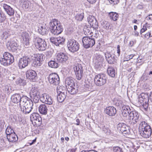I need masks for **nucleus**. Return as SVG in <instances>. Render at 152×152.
<instances>
[{
	"instance_id": "f257e3e1",
	"label": "nucleus",
	"mask_w": 152,
	"mask_h": 152,
	"mask_svg": "<svg viewBox=\"0 0 152 152\" xmlns=\"http://www.w3.org/2000/svg\"><path fill=\"white\" fill-rule=\"evenodd\" d=\"M139 113L135 111H132L129 106H124V119L125 121L130 124H134L138 121Z\"/></svg>"
},
{
	"instance_id": "f03ea898",
	"label": "nucleus",
	"mask_w": 152,
	"mask_h": 152,
	"mask_svg": "<svg viewBox=\"0 0 152 152\" xmlns=\"http://www.w3.org/2000/svg\"><path fill=\"white\" fill-rule=\"evenodd\" d=\"M49 29L51 32L54 35H57L63 31V28L60 22L54 19L49 23Z\"/></svg>"
},
{
	"instance_id": "7ed1b4c3",
	"label": "nucleus",
	"mask_w": 152,
	"mask_h": 152,
	"mask_svg": "<svg viewBox=\"0 0 152 152\" xmlns=\"http://www.w3.org/2000/svg\"><path fill=\"white\" fill-rule=\"evenodd\" d=\"M89 24L94 29L93 31H91L90 27H86L84 28L83 30L85 35L89 37L93 36L94 37L97 38L98 36V32L97 29L99 27L97 20L92 22Z\"/></svg>"
},
{
	"instance_id": "20e7f679",
	"label": "nucleus",
	"mask_w": 152,
	"mask_h": 152,
	"mask_svg": "<svg viewBox=\"0 0 152 152\" xmlns=\"http://www.w3.org/2000/svg\"><path fill=\"white\" fill-rule=\"evenodd\" d=\"M89 24L94 29L93 31H91L90 27H86L84 28L83 30L85 35L89 37L93 36L94 37L97 38L98 36V32L97 29L99 27L97 20L92 22Z\"/></svg>"
},
{
	"instance_id": "39448f33",
	"label": "nucleus",
	"mask_w": 152,
	"mask_h": 152,
	"mask_svg": "<svg viewBox=\"0 0 152 152\" xmlns=\"http://www.w3.org/2000/svg\"><path fill=\"white\" fill-rule=\"evenodd\" d=\"M139 132L142 137L146 138L149 137L151 134L150 126L144 121L140 123L139 126Z\"/></svg>"
},
{
	"instance_id": "423d86ee",
	"label": "nucleus",
	"mask_w": 152,
	"mask_h": 152,
	"mask_svg": "<svg viewBox=\"0 0 152 152\" xmlns=\"http://www.w3.org/2000/svg\"><path fill=\"white\" fill-rule=\"evenodd\" d=\"M67 91L71 94H75L78 92V87L77 83H74L73 78L71 77H67L65 80Z\"/></svg>"
},
{
	"instance_id": "0eeeda50",
	"label": "nucleus",
	"mask_w": 152,
	"mask_h": 152,
	"mask_svg": "<svg viewBox=\"0 0 152 152\" xmlns=\"http://www.w3.org/2000/svg\"><path fill=\"white\" fill-rule=\"evenodd\" d=\"M14 61V56L11 53L6 52L3 54V57L0 58V63L4 66H7L13 63Z\"/></svg>"
},
{
	"instance_id": "6e6552de",
	"label": "nucleus",
	"mask_w": 152,
	"mask_h": 152,
	"mask_svg": "<svg viewBox=\"0 0 152 152\" xmlns=\"http://www.w3.org/2000/svg\"><path fill=\"white\" fill-rule=\"evenodd\" d=\"M34 45L36 48L40 51H44L47 47V44L45 41L42 39L36 37L33 41Z\"/></svg>"
},
{
	"instance_id": "1a4fd4ad",
	"label": "nucleus",
	"mask_w": 152,
	"mask_h": 152,
	"mask_svg": "<svg viewBox=\"0 0 152 152\" xmlns=\"http://www.w3.org/2000/svg\"><path fill=\"white\" fill-rule=\"evenodd\" d=\"M67 46L69 50L72 52L77 51L79 49V45L78 42L72 39L68 40Z\"/></svg>"
},
{
	"instance_id": "9d476101",
	"label": "nucleus",
	"mask_w": 152,
	"mask_h": 152,
	"mask_svg": "<svg viewBox=\"0 0 152 152\" xmlns=\"http://www.w3.org/2000/svg\"><path fill=\"white\" fill-rule=\"evenodd\" d=\"M73 69L74 71L76 78L78 80H80L83 75V67L80 64L74 65Z\"/></svg>"
},
{
	"instance_id": "9b49d317",
	"label": "nucleus",
	"mask_w": 152,
	"mask_h": 152,
	"mask_svg": "<svg viewBox=\"0 0 152 152\" xmlns=\"http://www.w3.org/2000/svg\"><path fill=\"white\" fill-rule=\"evenodd\" d=\"M94 80L96 86H102L106 83L107 77L104 74H99L95 76Z\"/></svg>"
},
{
	"instance_id": "f8f14e48",
	"label": "nucleus",
	"mask_w": 152,
	"mask_h": 152,
	"mask_svg": "<svg viewBox=\"0 0 152 152\" xmlns=\"http://www.w3.org/2000/svg\"><path fill=\"white\" fill-rule=\"evenodd\" d=\"M88 36L84 37L82 39L83 45L84 48H86L92 47L95 43V41L94 39L90 38V37Z\"/></svg>"
},
{
	"instance_id": "ddd939ff",
	"label": "nucleus",
	"mask_w": 152,
	"mask_h": 152,
	"mask_svg": "<svg viewBox=\"0 0 152 152\" xmlns=\"http://www.w3.org/2000/svg\"><path fill=\"white\" fill-rule=\"evenodd\" d=\"M30 96L33 101L37 103L40 98V93L37 88H32L30 93Z\"/></svg>"
},
{
	"instance_id": "4468645a",
	"label": "nucleus",
	"mask_w": 152,
	"mask_h": 152,
	"mask_svg": "<svg viewBox=\"0 0 152 152\" xmlns=\"http://www.w3.org/2000/svg\"><path fill=\"white\" fill-rule=\"evenodd\" d=\"M49 83L54 85H58L60 83V78L58 75L56 73H52L49 76Z\"/></svg>"
},
{
	"instance_id": "2eb2a0df",
	"label": "nucleus",
	"mask_w": 152,
	"mask_h": 152,
	"mask_svg": "<svg viewBox=\"0 0 152 152\" xmlns=\"http://www.w3.org/2000/svg\"><path fill=\"white\" fill-rule=\"evenodd\" d=\"M43 60V56L42 54H36L34 57L32 65L35 67L39 66L41 65Z\"/></svg>"
},
{
	"instance_id": "dca6fc26",
	"label": "nucleus",
	"mask_w": 152,
	"mask_h": 152,
	"mask_svg": "<svg viewBox=\"0 0 152 152\" xmlns=\"http://www.w3.org/2000/svg\"><path fill=\"white\" fill-rule=\"evenodd\" d=\"M22 42L25 46L28 47L30 44V39L29 34L26 32H23L21 35Z\"/></svg>"
},
{
	"instance_id": "f3484780",
	"label": "nucleus",
	"mask_w": 152,
	"mask_h": 152,
	"mask_svg": "<svg viewBox=\"0 0 152 152\" xmlns=\"http://www.w3.org/2000/svg\"><path fill=\"white\" fill-rule=\"evenodd\" d=\"M148 100V96L147 94L142 93L139 96L137 103L139 105H141L142 104H144L147 102Z\"/></svg>"
},
{
	"instance_id": "a211bd4d",
	"label": "nucleus",
	"mask_w": 152,
	"mask_h": 152,
	"mask_svg": "<svg viewBox=\"0 0 152 152\" xmlns=\"http://www.w3.org/2000/svg\"><path fill=\"white\" fill-rule=\"evenodd\" d=\"M59 89H62L63 90L62 91H60L59 92H60L59 94L58 95L57 97V100L58 101L60 102H63L65 99L66 96V92H64V90H65V88L63 86H60L59 87Z\"/></svg>"
},
{
	"instance_id": "6ab92c4d",
	"label": "nucleus",
	"mask_w": 152,
	"mask_h": 152,
	"mask_svg": "<svg viewBox=\"0 0 152 152\" xmlns=\"http://www.w3.org/2000/svg\"><path fill=\"white\" fill-rule=\"evenodd\" d=\"M28 58L27 56H24L19 59L18 66L20 69L24 68L28 65Z\"/></svg>"
},
{
	"instance_id": "aec40b11",
	"label": "nucleus",
	"mask_w": 152,
	"mask_h": 152,
	"mask_svg": "<svg viewBox=\"0 0 152 152\" xmlns=\"http://www.w3.org/2000/svg\"><path fill=\"white\" fill-rule=\"evenodd\" d=\"M104 112L107 115L111 116H114L117 113L116 108L113 106L107 107L104 110Z\"/></svg>"
},
{
	"instance_id": "412c9836",
	"label": "nucleus",
	"mask_w": 152,
	"mask_h": 152,
	"mask_svg": "<svg viewBox=\"0 0 152 152\" xmlns=\"http://www.w3.org/2000/svg\"><path fill=\"white\" fill-rule=\"evenodd\" d=\"M105 58L108 63L110 64H113L116 62V59L115 57L110 52H107L105 53Z\"/></svg>"
},
{
	"instance_id": "4be33fe9",
	"label": "nucleus",
	"mask_w": 152,
	"mask_h": 152,
	"mask_svg": "<svg viewBox=\"0 0 152 152\" xmlns=\"http://www.w3.org/2000/svg\"><path fill=\"white\" fill-rule=\"evenodd\" d=\"M6 46L9 50L13 52L16 51L18 47L17 43L13 41H8L7 43Z\"/></svg>"
},
{
	"instance_id": "5701e85b",
	"label": "nucleus",
	"mask_w": 152,
	"mask_h": 152,
	"mask_svg": "<svg viewBox=\"0 0 152 152\" xmlns=\"http://www.w3.org/2000/svg\"><path fill=\"white\" fill-rule=\"evenodd\" d=\"M26 75L27 78L32 80L35 79L37 76L36 72L31 69L27 70L26 72Z\"/></svg>"
},
{
	"instance_id": "b1692460",
	"label": "nucleus",
	"mask_w": 152,
	"mask_h": 152,
	"mask_svg": "<svg viewBox=\"0 0 152 152\" xmlns=\"http://www.w3.org/2000/svg\"><path fill=\"white\" fill-rule=\"evenodd\" d=\"M56 58L58 62H64L68 59V57L64 53H60L57 55Z\"/></svg>"
},
{
	"instance_id": "393cba45",
	"label": "nucleus",
	"mask_w": 152,
	"mask_h": 152,
	"mask_svg": "<svg viewBox=\"0 0 152 152\" xmlns=\"http://www.w3.org/2000/svg\"><path fill=\"white\" fill-rule=\"evenodd\" d=\"M42 99V102L46 104H51L53 102L51 97L49 95L46 94L43 95Z\"/></svg>"
},
{
	"instance_id": "a878e982",
	"label": "nucleus",
	"mask_w": 152,
	"mask_h": 152,
	"mask_svg": "<svg viewBox=\"0 0 152 152\" xmlns=\"http://www.w3.org/2000/svg\"><path fill=\"white\" fill-rule=\"evenodd\" d=\"M28 98L26 96H23L21 97L19 104L21 108H23L24 106L30 103Z\"/></svg>"
},
{
	"instance_id": "bb28decb",
	"label": "nucleus",
	"mask_w": 152,
	"mask_h": 152,
	"mask_svg": "<svg viewBox=\"0 0 152 152\" xmlns=\"http://www.w3.org/2000/svg\"><path fill=\"white\" fill-rule=\"evenodd\" d=\"M3 7L7 13L10 16L13 15L14 13V11L10 6L4 4Z\"/></svg>"
},
{
	"instance_id": "cd10ccee",
	"label": "nucleus",
	"mask_w": 152,
	"mask_h": 152,
	"mask_svg": "<svg viewBox=\"0 0 152 152\" xmlns=\"http://www.w3.org/2000/svg\"><path fill=\"white\" fill-rule=\"evenodd\" d=\"M48 107L44 104H41L39 107V113L42 115H46L47 113Z\"/></svg>"
},
{
	"instance_id": "c85d7f7f",
	"label": "nucleus",
	"mask_w": 152,
	"mask_h": 152,
	"mask_svg": "<svg viewBox=\"0 0 152 152\" xmlns=\"http://www.w3.org/2000/svg\"><path fill=\"white\" fill-rule=\"evenodd\" d=\"M7 137L9 142H15L17 141L18 139V137L15 133L7 136Z\"/></svg>"
},
{
	"instance_id": "c756f323",
	"label": "nucleus",
	"mask_w": 152,
	"mask_h": 152,
	"mask_svg": "<svg viewBox=\"0 0 152 152\" xmlns=\"http://www.w3.org/2000/svg\"><path fill=\"white\" fill-rule=\"evenodd\" d=\"M31 105L30 103L25 105L23 108H21V110L23 113L26 114L29 113L32 109Z\"/></svg>"
},
{
	"instance_id": "7c9ffc66",
	"label": "nucleus",
	"mask_w": 152,
	"mask_h": 152,
	"mask_svg": "<svg viewBox=\"0 0 152 152\" xmlns=\"http://www.w3.org/2000/svg\"><path fill=\"white\" fill-rule=\"evenodd\" d=\"M21 97L20 94H15L11 96V99L12 101L15 103H20Z\"/></svg>"
},
{
	"instance_id": "2f4dec72",
	"label": "nucleus",
	"mask_w": 152,
	"mask_h": 152,
	"mask_svg": "<svg viewBox=\"0 0 152 152\" xmlns=\"http://www.w3.org/2000/svg\"><path fill=\"white\" fill-rule=\"evenodd\" d=\"M45 25L41 24L38 29L39 32L42 35H45L47 33L48 30Z\"/></svg>"
},
{
	"instance_id": "473e14b6",
	"label": "nucleus",
	"mask_w": 152,
	"mask_h": 152,
	"mask_svg": "<svg viewBox=\"0 0 152 152\" xmlns=\"http://www.w3.org/2000/svg\"><path fill=\"white\" fill-rule=\"evenodd\" d=\"M107 72L108 75L112 77L115 76L116 72L114 68L112 67H109L107 69Z\"/></svg>"
},
{
	"instance_id": "72a5a7b5",
	"label": "nucleus",
	"mask_w": 152,
	"mask_h": 152,
	"mask_svg": "<svg viewBox=\"0 0 152 152\" xmlns=\"http://www.w3.org/2000/svg\"><path fill=\"white\" fill-rule=\"evenodd\" d=\"M109 16L111 20L114 21L117 20L118 18V14L115 12H110L109 14Z\"/></svg>"
},
{
	"instance_id": "f704fd0d",
	"label": "nucleus",
	"mask_w": 152,
	"mask_h": 152,
	"mask_svg": "<svg viewBox=\"0 0 152 152\" xmlns=\"http://www.w3.org/2000/svg\"><path fill=\"white\" fill-rule=\"evenodd\" d=\"M65 41V39L63 37L59 36L57 37V41L56 45L58 46L59 44H63Z\"/></svg>"
},
{
	"instance_id": "c9c22d12",
	"label": "nucleus",
	"mask_w": 152,
	"mask_h": 152,
	"mask_svg": "<svg viewBox=\"0 0 152 152\" xmlns=\"http://www.w3.org/2000/svg\"><path fill=\"white\" fill-rule=\"evenodd\" d=\"M48 65L50 67L53 68H56L58 67V64L54 61H50L49 62Z\"/></svg>"
},
{
	"instance_id": "e433bc0d",
	"label": "nucleus",
	"mask_w": 152,
	"mask_h": 152,
	"mask_svg": "<svg viewBox=\"0 0 152 152\" xmlns=\"http://www.w3.org/2000/svg\"><path fill=\"white\" fill-rule=\"evenodd\" d=\"M95 17L93 15H89L87 18V20L89 24L94 21L96 20Z\"/></svg>"
},
{
	"instance_id": "4c0bfd02",
	"label": "nucleus",
	"mask_w": 152,
	"mask_h": 152,
	"mask_svg": "<svg viewBox=\"0 0 152 152\" xmlns=\"http://www.w3.org/2000/svg\"><path fill=\"white\" fill-rule=\"evenodd\" d=\"M10 35V31H6L3 33L1 37L3 39H6Z\"/></svg>"
},
{
	"instance_id": "58836bf2",
	"label": "nucleus",
	"mask_w": 152,
	"mask_h": 152,
	"mask_svg": "<svg viewBox=\"0 0 152 152\" xmlns=\"http://www.w3.org/2000/svg\"><path fill=\"white\" fill-rule=\"evenodd\" d=\"M139 106L140 107V108L141 110L142 111H147L148 109V104L147 102H146L144 104H141V105Z\"/></svg>"
},
{
	"instance_id": "ea45409f",
	"label": "nucleus",
	"mask_w": 152,
	"mask_h": 152,
	"mask_svg": "<svg viewBox=\"0 0 152 152\" xmlns=\"http://www.w3.org/2000/svg\"><path fill=\"white\" fill-rule=\"evenodd\" d=\"M84 18V13H78L75 16V19L77 20L81 21Z\"/></svg>"
},
{
	"instance_id": "a19ab883",
	"label": "nucleus",
	"mask_w": 152,
	"mask_h": 152,
	"mask_svg": "<svg viewBox=\"0 0 152 152\" xmlns=\"http://www.w3.org/2000/svg\"><path fill=\"white\" fill-rule=\"evenodd\" d=\"M15 133L14 130L10 127L8 126L7 127L6 130V133L7 134V136Z\"/></svg>"
},
{
	"instance_id": "79ce46f5",
	"label": "nucleus",
	"mask_w": 152,
	"mask_h": 152,
	"mask_svg": "<svg viewBox=\"0 0 152 152\" xmlns=\"http://www.w3.org/2000/svg\"><path fill=\"white\" fill-rule=\"evenodd\" d=\"M39 115L36 113H33L30 116L31 119L33 120H35L36 121L37 120L38 118L39 117Z\"/></svg>"
},
{
	"instance_id": "37998d69",
	"label": "nucleus",
	"mask_w": 152,
	"mask_h": 152,
	"mask_svg": "<svg viewBox=\"0 0 152 152\" xmlns=\"http://www.w3.org/2000/svg\"><path fill=\"white\" fill-rule=\"evenodd\" d=\"M6 19V16L3 12H0V23H2Z\"/></svg>"
},
{
	"instance_id": "c03bdc74",
	"label": "nucleus",
	"mask_w": 152,
	"mask_h": 152,
	"mask_svg": "<svg viewBox=\"0 0 152 152\" xmlns=\"http://www.w3.org/2000/svg\"><path fill=\"white\" fill-rule=\"evenodd\" d=\"M123 123H120L117 125V129L121 133H123L124 131L123 130Z\"/></svg>"
},
{
	"instance_id": "a18cd8bd",
	"label": "nucleus",
	"mask_w": 152,
	"mask_h": 152,
	"mask_svg": "<svg viewBox=\"0 0 152 152\" xmlns=\"http://www.w3.org/2000/svg\"><path fill=\"white\" fill-rule=\"evenodd\" d=\"M129 127L127 126L124 127V134L126 135L129 134L130 133ZM126 135H124V136Z\"/></svg>"
},
{
	"instance_id": "49530a36",
	"label": "nucleus",
	"mask_w": 152,
	"mask_h": 152,
	"mask_svg": "<svg viewBox=\"0 0 152 152\" xmlns=\"http://www.w3.org/2000/svg\"><path fill=\"white\" fill-rule=\"evenodd\" d=\"M134 55L131 54L129 55H125V58H124V61H128L132 59L134 56Z\"/></svg>"
},
{
	"instance_id": "de8ad7c7",
	"label": "nucleus",
	"mask_w": 152,
	"mask_h": 152,
	"mask_svg": "<svg viewBox=\"0 0 152 152\" xmlns=\"http://www.w3.org/2000/svg\"><path fill=\"white\" fill-rule=\"evenodd\" d=\"M149 25L147 23H146L143 26V28L141 29L140 33L142 34L147 30V27Z\"/></svg>"
},
{
	"instance_id": "09e8293b",
	"label": "nucleus",
	"mask_w": 152,
	"mask_h": 152,
	"mask_svg": "<svg viewBox=\"0 0 152 152\" xmlns=\"http://www.w3.org/2000/svg\"><path fill=\"white\" fill-rule=\"evenodd\" d=\"M113 151V152H122L121 149L118 146L114 147Z\"/></svg>"
},
{
	"instance_id": "8fccbe9b",
	"label": "nucleus",
	"mask_w": 152,
	"mask_h": 152,
	"mask_svg": "<svg viewBox=\"0 0 152 152\" xmlns=\"http://www.w3.org/2000/svg\"><path fill=\"white\" fill-rule=\"evenodd\" d=\"M38 121V122H39V123L38 124H36V126H39L40 125H41L42 123V118L41 117L39 116V117L38 118H37V120Z\"/></svg>"
},
{
	"instance_id": "3c124183",
	"label": "nucleus",
	"mask_w": 152,
	"mask_h": 152,
	"mask_svg": "<svg viewBox=\"0 0 152 152\" xmlns=\"http://www.w3.org/2000/svg\"><path fill=\"white\" fill-rule=\"evenodd\" d=\"M151 35V31L148 32L146 33L144 35V38L145 39H148L150 37H152Z\"/></svg>"
},
{
	"instance_id": "603ef678",
	"label": "nucleus",
	"mask_w": 152,
	"mask_h": 152,
	"mask_svg": "<svg viewBox=\"0 0 152 152\" xmlns=\"http://www.w3.org/2000/svg\"><path fill=\"white\" fill-rule=\"evenodd\" d=\"M109 1L110 3L114 5L117 4L119 2V0H109Z\"/></svg>"
},
{
	"instance_id": "864d4df0",
	"label": "nucleus",
	"mask_w": 152,
	"mask_h": 152,
	"mask_svg": "<svg viewBox=\"0 0 152 152\" xmlns=\"http://www.w3.org/2000/svg\"><path fill=\"white\" fill-rule=\"evenodd\" d=\"M23 7L26 9L28 8L29 7V3L28 1L24 2L23 4Z\"/></svg>"
},
{
	"instance_id": "5fc2aeb1",
	"label": "nucleus",
	"mask_w": 152,
	"mask_h": 152,
	"mask_svg": "<svg viewBox=\"0 0 152 152\" xmlns=\"http://www.w3.org/2000/svg\"><path fill=\"white\" fill-rule=\"evenodd\" d=\"M147 20L150 22H152V14H150L146 17Z\"/></svg>"
},
{
	"instance_id": "6e6d98bb",
	"label": "nucleus",
	"mask_w": 152,
	"mask_h": 152,
	"mask_svg": "<svg viewBox=\"0 0 152 152\" xmlns=\"http://www.w3.org/2000/svg\"><path fill=\"white\" fill-rule=\"evenodd\" d=\"M50 41L56 45V43L57 42V38L51 37L50 39Z\"/></svg>"
},
{
	"instance_id": "4d7b16f0",
	"label": "nucleus",
	"mask_w": 152,
	"mask_h": 152,
	"mask_svg": "<svg viewBox=\"0 0 152 152\" xmlns=\"http://www.w3.org/2000/svg\"><path fill=\"white\" fill-rule=\"evenodd\" d=\"M97 0H87L88 1L90 4H93L95 3Z\"/></svg>"
},
{
	"instance_id": "13d9d810",
	"label": "nucleus",
	"mask_w": 152,
	"mask_h": 152,
	"mask_svg": "<svg viewBox=\"0 0 152 152\" xmlns=\"http://www.w3.org/2000/svg\"><path fill=\"white\" fill-rule=\"evenodd\" d=\"M77 150V148H72L69 150V152H75Z\"/></svg>"
},
{
	"instance_id": "bf43d9fd",
	"label": "nucleus",
	"mask_w": 152,
	"mask_h": 152,
	"mask_svg": "<svg viewBox=\"0 0 152 152\" xmlns=\"http://www.w3.org/2000/svg\"><path fill=\"white\" fill-rule=\"evenodd\" d=\"M117 53L118 54V56H119L120 55V46L119 45H118L117 46Z\"/></svg>"
},
{
	"instance_id": "052dcab7",
	"label": "nucleus",
	"mask_w": 152,
	"mask_h": 152,
	"mask_svg": "<svg viewBox=\"0 0 152 152\" xmlns=\"http://www.w3.org/2000/svg\"><path fill=\"white\" fill-rule=\"evenodd\" d=\"M37 139V138L36 137L34 139L32 140V141L31 142L29 143V144L30 145H31L35 143Z\"/></svg>"
},
{
	"instance_id": "680f3d73",
	"label": "nucleus",
	"mask_w": 152,
	"mask_h": 152,
	"mask_svg": "<svg viewBox=\"0 0 152 152\" xmlns=\"http://www.w3.org/2000/svg\"><path fill=\"white\" fill-rule=\"evenodd\" d=\"M134 42L133 41H130L129 43V45L130 47L134 45Z\"/></svg>"
},
{
	"instance_id": "e2e57ef3",
	"label": "nucleus",
	"mask_w": 152,
	"mask_h": 152,
	"mask_svg": "<svg viewBox=\"0 0 152 152\" xmlns=\"http://www.w3.org/2000/svg\"><path fill=\"white\" fill-rule=\"evenodd\" d=\"M76 121L77 123L76 124L77 125H79L80 124V120L79 119H77L76 120Z\"/></svg>"
},
{
	"instance_id": "0e129e2a",
	"label": "nucleus",
	"mask_w": 152,
	"mask_h": 152,
	"mask_svg": "<svg viewBox=\"0 0 152 152\" xmlns=\"http://www.w3.org/2000/svg\"><path fill=\"white\" fill-rule=\"evenodd\" d=\"M150 99L152 100V91L150 95Z\"/></svg>"
},
{
	"instance_id": "69168bd1",
	"label": "nucleus",
	"mask_w": 152,
	"mask_h": 152,
	"mask_svg": "<svg viewBox=\"0 0 152 152\" xmlns=\"http://www.w3.org/2000/svg\"><path fill=\"white\" fill-rule=\"evenodd\" d=\"M137 20L134 19L132 22L133 23H137Z\"/></svg>"
},
{
	"instance_id": "338daca9",
	"label": "nucleus",
	"mask_w": 152,
	"mask_h": 152,
	"mask_svg": "<svg viewBox=\"0 0 152 152\" xmlns=\"http://www.w3.org/2000/svg\"><path fill=\"white\" fill-rule=\"evenodd\" d=\"M137 28V27L136 25H134V29L135 31H136V30Z\"/></svg>"
},
{
	"instance_id": "774afa93",
	"label": "nucleus",
	"mask_w": 152,
	"mask_h": 152,
	"mask_svg": "<svg viewBox=\"0 0 152 152\" xmlns=\"http://www.w3.org/2000/svg\"><path fill=\"white\" fill-rule=\"evenodd\" d=\"M89 152H98L94 150H89Z\"/></svg>"
}]
</instances>
